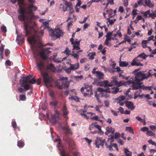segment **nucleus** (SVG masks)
I'll return each mask as SVG.
<instances>
[{
  "label": "nucleus",
  "instance_id": "8",
  "mask_svg": "<svg viewBox=\"0 0 156 156\" xmlns=\"http://www.w3.org/2000/svg\"><path fill=\"white\" fill-rule=\"evenodd\" d=\"M59 112L58 111H55L54 115H52L51 118H49L50 114H47V118L49 121L52 123H55L58 121L59 119Z\"/></svg>",
  "mask_w": 156,
  "mask_h": 156
},
{
  "label": "nucleus",
  "instance_id": "54",
  "mask_svg": "<svg viewBox=\"0 0 156 156\" xmlns=\"http://www.w3.org/2000/svg\"><path fill=\"white\" fill-rule=\"evenodd\" d=\"M148 142L152 145L156 146V143L155 142L153 141L152 140H148Z\"/></svg>",
  "mask_w": 156,
  "mask_h": 156
},
{
  "label": "nucleus",
  "instance_id": "27",
  "mask_svg": "<svg viewBox=\"0 0 156 156\" xmlns=\"http://www.w3.org/2000/svg\"><path fill=\"white\" fill-rule=\"evenodd\" d=\"M96 55L95 52L89 53L88 54V56L89 57V59L90 60H92L94 59V57Z\"/></svg>",
  "mask_w": 156,
  "mask_h": 156
},
{
  "label": "nucleus",
  "instance_id": "9",
  "mask_svg": "<svg viewBox=\"0 0 156 156\" xmlns=\"http://www.w3.org/2000/svg\"><path fill=\"white\" fill-rule=\"evenodd\" d=\"M70 41L71 42V44L73 45V51H74V50H78L80 49V40L74 41L73 39L72 38L70 39Z\"/></svg>",
  "mask_w": 156,
  "mask_h": 156
},
{
  "label": "nucleus",
  "instance_id": "26",
  "mask_svg": "<svg viewBox=\"0 0 156 156\" xmlns=\"http://www.w3.org/2000/svg\"><path fill=\"white\" fill-rule=\"evenodd\" d=\"M107 93H109V92L105 91L104 92L101 93V97H105L106 98H110V95Z\"/></svg>",
  "mask_w": 156,
  "mask_h": 156
},
{
  "label": "nucleus",
  "instance_id": "28",
  "mask_svg": "<svg viewBox=\"0 0 156 156\" xmlns=\"http://www.w3.org/2000/svg\"><path fill=\"white\" fill-rule=\"evenodd\" d=\"M109 4H110L111 5H113L114 4L113 0H109L108 1V2L107 3H103L102 5H104L105 6V9H107V7L109 5Z\"/></svg>",
  "mask_w": 156,
  "mask_h": 156
},
{
  "label": "nucleus",
  "instance_id": "24",
  "mask_svg": "<svg viewBox=\"0 0 156 156\" xmlns=\"http://www.w3.org/2000/svg\"><path fill=\"white\" fill-rule=\"evenodd\" d=\"M112 33L111 32H107V34L106 35V38H112V39L113 40H116V42H118V40L116 38H113L112 37Z\"/></svg>",
  "mask_w": 156,
  "mask_h": 156
},
{
  "label": "nucleus",
  "instance_id": "35",
  "mask_svg": "<svg viewBox=\"0 0 156 156\" xmlns=\"http://www.w3.org/2000/svg\"><path fill=\"white\" fill-rule=\"evenodd\" d=\"M71 51L69 50V48H66L65 51H63V52L65 54L68 56L69 55H70Z\"/></svg>",
  "mask_w": 156,
  "mask_h": 156
},
{
  "label": "nucleus",
  "instance_id": "53",
  "mask_svg": "<svg viewBox=\"0 0 156 156\" xmlns=\"http://www.w3.org/2000/svg\"><path fill=\"white\" fill-rule=\"evenodd\" d=\"M130 90L131 89L129 88V89L127 91L126 94V96L127 97V98L128 99H129L130 98V97L129 96V93L130 92Z\"/></svg>",
  "mask_w": 156,
  "mask_h": 156
},
{
  "label": "nucleus",
  "instance_id": "23",
  "mask_svg": "<svg viewBox=\"0 0 156 156\" xmlns=\"http://www.w3.org/2000/svg\"><path fill=\"white\" fill-rule=\"evenodd\" d=\"M95 76L99 79H103L104 78V74L100 71H99Z\"/></svg>",
  "mask_w": 156,
  "mask_h": 156
},
{
  "label": "nucleus",
  "instance_id": "40",
  "mask_svg": "<svg viewBox=\"0 0 156 156\" xmlns=\"http://www.w3.org/2000/svg\"><path fill=\"white\" fill-rule=\"evenodd\" d=\"M150 10H148L145 12H144L143 13L144 14V16L145 17L147 18L148 17H149V14H150Z\"/></svg>",
  "mask_w": 156,
  "mask_h": 156
},
{
  "label": "nucleus",
  "instance_id": "45",
  "mask_svg": "<svg viewBox=\"0 0 156 156\" xmlns=\"http://www.w3.org/2000/svg\"><path fill=\"white\" fill-rule=\"evenodd\" d=\"M20 100L21 101H25L26 99V96L24 94H21L20 95Z\"/></svg>",
  "mask_w": 156,
  "mask_h": 156
},
{
  "label": "nucleus",
  "instance_id": "58",
  "mask_svg": "<svg viewBox=\"0 0 156 156\" xmlns=\"http://www.w3.org/2000/svg\"><path fill=\"white\" fill-rule=\"evenodd\" d=\"M154 37L153 35L149 37L148 38L147 40L149 42L151 40H152L153 41H155V40L154 39Z\"/></svg>",
  "mask_w": 156,
  "mask_h": 156
},
{
  "label": "nucleus",
  "instance_id": "25",
  "mask_svg": "<svg viewBox=\"0 0 156 156\" xmlns=\"http://www.w3.org/2000/svg\"><path fill=\"white\" fill-rule=\"evenodd\" d=\"M111 39L112 38H106L105 41L104 42L105 44L109 46H111L112 44L110 43Z\"/></svg>",
  "mask_w": 156,
  "mask_h": 156
},
{
  "label": "nucleus",
  "instance_id": "52",
  "mask_svg": "<svg viewBox=\"0 0 156 156\" xmlns=\"http://www.w3.org/2000/svg\"><path fill=\"white\" fill-rule=\"evenodd\" d=\"M142 19V17L141 15H138L137 16L136 18V20H135V21H138L139 20H141Z\"/></svg>",
  "mask_w": 156,
  "mask_h": 156
},
{
  "label": "nucleus",
  "instance_id": "33",
  "mask_svg": "<svg viewBox=\"0 0 156 156\" xmlns=\"http://www.w3.org/2000/svg\"><path fill=\"white\" fill-rule=\"evenodd\" d=\"M124 151L126 154V156H132V153L127 148H125Z\"/></svg>",
  "mask_w": 156,
  "mask_h": 156
},
{
  "label": "nucleus",
  "instance_id": "1",
  "mask_svg": "<svg viewBox=\"0 0 156 156\" xmlns=\"http://www.w3.org/2000/svg\"><path fill=\"white\" fill-rule=\"evenodd\" d=\"M20 7L19 12L20 14L18 18L19 20L22 21L25 20L24 23V29L26 32V35H32L33 36L37 34V32L34 28L37 26V24L32 21L34 16L32 10L35 11L37 7L34 5V3H30V5L27 6L23 3V0H18Z\"/></svg>",
  "mask_w": 156,
  "mask_h": 156
},
{
  "label": "nucleus",
  "instance_id": "61",
  "mask_svg": "<svg viewBox=\"0 0 156 156\" xmlns=\"http://www.w3.org/2000/svg\"><path fill=\"white\" fill-rule=\"evenodd\" d=\"M97 68H94L92 70V73L95 76L99 72V71H97Z\"/></svg>",
  "mask_w": 156,
  "mask_h": 156
},
{
  "label": "nucleus",
  "instance_id": "16",
  "mask_svg": "<svg viewBox=\"0 0 156 156\" xmlns=\"http://www.w3.org/2000/svg\"><path fill=\"white\" fill-rule=\"evenodd\" d=\"M99 85L101 86L104 87H109L111 85L107 80H104L103 81L100 82Z\"/></svg>",
  "mask_w": 156,
  "mask_h": 156
},
{
  "label": "nucleus",
  "instance_id": "17",
  "mask_svg": "<svg viewBox=\"0 0 156 156\" xmlns=\"http://www.w3.org/2000/svg\"><path fill=\"white\" fill-rule=\"evenodd\" d=\"M119 66L121 67H124L130 66L129 63L125 61H122L121 60L119 62Z\"/></svg>",
  "mask_w": 156,
  "mask_h": 156
},
{
  "label": "nucleus",
  "instance_id": "11",
  "mask_svg": "<svg viewBox=\"0 0 156 156\" xmlns=\"http://www.w3.org/2000/svg\"><path fill=\"white\" fill-rule=\"evenodd\" d=\"M63 34V32L59 28H58L51 32V35L52 37H56L59 38L62 36Z\"/></svg>",
  "mask_w": 156,
  "mask_h": 156
},
{
  "label": "nucleus",
  "instance_id": "47",
  "mask_svg": "<svg viewBox=\"0 0 156 156\" xmlns=\"http://www.w3.org/2000/svg\"><path fill=\"white\" fill-rule=\"evenodd\" d=\"M59 8L60 9H62L63 11L65 12L67 11V7H66L65 8L64 5L62 4H61L60 5Z\"/></svg>",
  "mask_w": 156,
  "mask_h": 156
},
{
  "label": "nucleus",
  "instance_id": "60",
  "mask_svg": "<svg viewBox=\"0 0 156 156\" xmlns=\"http://www.w3.org/2000/svg\"><path fill=\"white\" fill-rule=\"evenodd\" d=\"M1 29L3 32L5 33L7 31L6 27L4 26H2L1 27Z\"/></svg>",
  "mask_w": 156,
  "mask_h": 156
},
{
  "label": "nucleus",
  "instance_id": "64",
  "mask_svg": "<svg viewBox=\"0 0 156 156\" xmlns=\"http://www.w3.org/2000/svg\"><path fill=\"white\" fill-rule=\"evenodd\" d=\"M60 153L61 156H66V152L64 150H62L60 151Z\"/></svg>",
  "mask_w": 156,
  "mask_h": 156
},
{
  "label": "nucleus",
  "instance_id": "3",
  "mask_svg": "<svg viewBox=\"0 0 156 156\" xmlns=\"http://www.w3.org/2000/svg\"><path fill=\"white\" fill-rule=\"evenodd\" d=\"M36 64L38 69L40 70V74L43 78V81L46 86L47 87L52 86L51 83L53 81V79L52 77H50L49 76L47 72L44 71L46 69L44 63L41 61L37 62Z\"/></svg>",
  "mask_w": 156,
  "mask_h": 156
},
{
  "label": "nucleus",
  "instance_id": "2",
  "mask_svg": "<svg viewBox=\"0 0 156 156\" xmlns=\"http://www.w3.org/2000/svg\"><path fill=\"white\" fill-rule=\"evenodd\" d=\"M36 36L37 34L28 38V41L31 45L34 56L36 57L39 55L42 59H46L48 57V54L50 53L51 51L48 48H43L42 46L43 45L41 42L40 38L39 37H36Z\"/></svg>",
  "mask_w": 156,
  "mask_h": 156
},
{
  "label": "nucleus",
  "instance_id": "48",
  "mask_svg": "<svg viewBox=\"0 0 156 156\" xmlns=\"http://www.w3.org/2000/svg\"><path fill=\"white\" fill-rule=\"evenodd\" d=\"M21 34L18 35L16 39V40L17 41L21 42L23 41V37L21 38L20 39V37H21Z\"/></svg>",
  "mask_w": 156,
  "mask_h": 156
},
{
  "label": "nucleus",
  "instance_id": "4",
  "mask_svg": "<svg viewBox=\"0 0 156 156\" xmlns=\"http://www.w3.org/2000/svg\"><path fill=\"white\" fill-rule=\"evenodd\" d=\"M112 79L113 80L112 81V84L117 85L119 87L124 85H126L132 84V89L134 90L140 89L141 88V85L143 83L142 82H138L136 80H134L133 79H132V80H129L126 82L122 81L118 82L116 80V78L115 77H113Z\"/></svg>",
  "mask_w": 156,
  "mask_h": 156
},
{
  "label": "nucleus",
  "instance_id": "57",
  "mask_svg": "<svg viewBox=\"0 0 156 156\" xmlns=\"http://www.w3.org/2000/svg\"><path fill=\"white\" fill-rule=\"evenodd\" d=\"M84 139L86 141H87L88 144L90 145L91 143L92 142L91 140L88 139L86 137L84 138Z\"/></svg>",
  "mask_w": 156,
  "mask_h": 156
},
{
  "label": "nucleus",
  "instance_id": "30",
  "mask_svg": "<svg viewBox=\"0 0 156 156\" xmlns=\"http://www.w3.org/2000/svg\"><path fill=\"white\" fill-rule=\"evenodd\" d=\"M152 87L151 86H145L144 85L141 86V88L144 90H151Z\"/></svg>",
  "mask_w": 156,
  "mask_h": 156
},
{
  "label": "nucleus",
  "instance_id": "20",
  "mask_svg": "<svg viewBox=\"0 0 156 156\" xmlns=\"http://www.w3.org/2000/svg\"><path fill=\"white\" fill-rule=\"evenodd\" d=\"M62 111L63 112V115L66 116V118L68 119V117L66 116L69 114V112L67 110V108L65 105L63 106Z\"/></svg>",
  "mask_w": 156,
  "mask_h": 156
},
{
  "label": "nucleus",
  "instance_id": "10",
  "mask_svg": "<svg viewBox=\"0 0 156 156\" xmlns=\"http://www.w3.org/2000/svg\"><path fill=\"white\" fill-rule=\"evenodd\" d=\"M139 55L135 58L134 59L131 63L132 66L136 65L137 66H143V64L140 62L143 61L142 58H141Z\"/></svg>",
  "mask_w": 156,
  "mask_h": 156
},
{
  "label": "nucleus",
  "instance_id": "46",
  "mask_svg": "<svg viewBox=\"0 0 156 156\" xmlns=\"http://www.w3.org/2000/svg\"><path fill=\"white\" fill-rule=\"evenodd\" d=\"M66 71V73L69 74L72 70L71 68L70 67L69 68H66L64 69Z\"/></svg>",
  "mask_w": 156,
  "mask_h": 156
},
{
  "label": "nucleus",
  "instance_id": "59",
  "mask_svg": "<svg viewBox=\"0 0 156 156\" xmlns=\"http://www.w3.org/2000/svg\"><path fill=\"white\" fill-rule=\"evenodd\" d=\"M118 110L121 114H123L124 113V109L120 107L118 108Z\"/></svg>",
  "mask_w": 156,
  "mask_h": 156
},
{
  "label": "nucleus",
  "instance_id": "14",
  "mask_svg": "<svg viewBox=\"0 0 156 156\" xmlns=\"http://www.w3.org/2000/svg\"><path fill=\"white\" fill-rule=\"evenodd\" d=\"M103 141L100 137H97L96 140H95V145L97 147H99V146L102 145Z\"/></svg>",
  "mask_w": 156,
  "mask_h": 156
},
{
  "label": "nucleus",
  "instance_id": "6",
  "mask_svg": "<svg viewBox=\"0 0 156 156\" xmlns=\"http://www.w3.org/2000/svg\"><path fill=\"white\" fill-rule=\"evenodd\" d=\"M97 90L99 92H101V94L102 92L106 91L109 92V93L116 94L118 92H120L121 91H119V88L118 87H114L111 88L109 87L105 89L101 87H98L97 89Z\"/></svg>",
  "mask_w": 156,
  "mask_h": 156
},
{
  "label": "nucleus",
  "instance_id": "15",
  "mask_svg": "<svg viewBox=\"0 0 156 156\" xmlns=\"http://www.w3.org/2000/svg\"><path fill=\"white\" fill-rule=\"evenodd\" d=\"M47 69L48 70H50L53 72H55L56 71V68L52 64H50L48 65L47 67Z\"/></svg>",
  "mask_w": 156,
  "mask_h": 156
},
{
  "label": "nucleus",
  "instance_id": "49",
  "mask_svg": "<svg viewBox=\"0 0 156 156\" xmlns=\"http://www.w3.org/2000/svg\"><path fill=\"white\" fill-rule=\"evenodd\" d=\"M74 78L76 80H79L83 78V76L82 75L80 76H76L74 77Z\"/></svg>",
  "mask_w": 156,
  "mask_h": 156
},
{
  "label": "nucleus",
  "instance_id": "63",
  "mask_svg": "<svg viewBox=\"0 0 156 156\" xmlns=\"http://www.w3.org/2000/svg\"><path fill=\"white\" fill-rule=\"evenodd\" d=\"M104 104L106 107H108L109 106V101H108L105 100L104 101Z\"/></svg>",
  "mask_w": 156,
  "mask_h": 156
},
{
  "label": "nucleus",
  "instance_id": "41",
  "mask_svg": "<svg viewBox=\"0 0 156 156\" xmlns=\"http://www.w3.org/2000/svg\"><path fill=\"white\" fill-rule=\"evenodd\" d=\"M67 7L69 8V9H73V5L71 3L66 2V4Z\"/></svg>",
  "mask_w": 156,
  "mask_h": 156
},
{
  "label": "nucleus",
  "instance_id": "7",
  "mask_svg": "<svg viewBox=\"0 0 156 156\" xmlns=\"http://www.w3.org/2000/svg\"><path fill=\"white\" fill-rule=\"evenodd\" d=\"M68 79V78L67 77H63L61 79V80L58 82L57 85L59 89H62L63 86L66 88L69 87V83L67 81Z\"/></svg>",
  "mask_w": 156,
  "mask_h": 156
},
{
  "label": "nucleus",
  "instance_id": "34",
  "mask_svg": "<svg viewBox=\"0 0 156 156\" xmlns=\"http://www.w3.org/2000/svg\"><path fill=\"white\" fill-rule=\"evenodd\" d=\"M24 145V143L21 140H19L18 141L17 146L21 148L23 147Z\"/></svg>",
  "mask_w": 156,
  "mask_h": 156
},
{
  "label": "nucleus",
  "instance_id": "19",
  "mask_svg": "<svg viewBox=\"0 0 156 156\" xmlns=\"http://www.w3.org/2000/svg\"><path fill=\"white\" fill-rule=\"evenodd\" d=\"M107 131L105 132L106 134L111 133L112 134H113L115 132V130L113 129H112L111 127H108L106 128Z\"/></svg>",
  "mask_w": 156,
  "mask_h": 156
},
{
  "label": "nucleus",
  "instance_id": "21",
  "mask_svg": "<svg viewBox=\"0 0 156 156\" xmlns=\"http://www.w3.org/2000/svg\"><path fill=\"white\" fill-rule=\"evenodd\" d=\"M97 123V122L92 123L91 124L90 126V127L89 128V129L90 130H91V129H90V127L91 126H94L99 131V132H101V126H100L96 124Z\"/></svg>",
  "mask_w": 156,
  "mask_h": 156
},
{
  "label": "nucleus",
  "instance_id": "22",
  "mask_svg": "<svg viewBox=\"0 0 156 156\" xmlns=\"http://www.w3.org/2000/svg\"><path fill=\"white\" fill-rule=\"evenodd\" d=\"M146 4L150 8H152L154 7V3L152 2L151 0H146L145 2Z\"/></svg>",
  "mask_w": 156,
  "mask_h": 156
},
{
  "label": "nucleus",
  "instance_id": "56",
  "mask_svg": "<svg viewBox=\"0 0 156 156\" xmlns=\"http://www.w3.org/2000/svg\"><path fill=\"white\" fill-rule=\"evenodd\" d=\"M124 11V8L122 6H120L119 7L118 9V11L122 13Z\"/></svg>",
  "mask_w": 156,
  "mask_h": 156
},
{
  "label": "nucleus",
  "instance_id": "38",
  "mask_svg": "<svg viewBox=\"0 0 156 156\" xmlns=\"http://www.w3.org/2000/svg\"><path fill=\"white\" fill-rule=\"evenodd\" d=\"M138 10L137 9H133L132 12V15L133 16V18L134 19V17H135L137 15L138 13Z\"/></svg>",
  "mask_w": 156,
  "mask_h": 156
},
{
  "label": "nucleus",
  "instance_id": "37",
  "mask_svg": "<svg viewBox=\"0 0 156 156\" xmlns=\"http://www.w3.org/2000/svg\"><path fill=\"white\" fill-rule=\"evenodd\" d=\"M141 58H142V60H143L146 59V58L148 56V55H146L144 53H143L139 55Z\"/></svg>",
  "mask_w": 156,
  "mask_h": 156
},
{
  "label": "nucleus",
  "instance_id": "36",
  "mask_svg": "<svg viewBox=\"0 0 156 156\" xmlns=\"http://www.w3.org/2000/svg\"><path fill=\"white\" fill-rule=\"evenodd\" d=\"M70 55L73 57L75 58L78 59L79 58V55L77 53H74V51H72V53Z\"/></svg>",
  "mask_w": 156,
  "mask_h": 156
},
{
  "label": "nucleus",
  "instance_id": "12",
  "mask_svg": "<svg viewBox=\"0 0 156 156\" xmlns=\"http://www.w3.org/2000/svg\"><path fill=\"white\" fill-rule=\"evenodd\" d=\"M132 79L134 80H136L138 82H141V81L144 80L142 72H140L138 73L136 76L134 77H133Z\"/></svg>",
  "mask_w": 156,
  "mask_h": 156
},
{
  "label": "nucleus",
  "instance_id": "51",
  "mask_svg": "<svg viewBox=\"0 0 156 156\" xmlns=\"http://www.w3.org/2000/svg\"><path fill=\"white\" fill-rule=\"evenodd\" d=\"M150 128L154 131H156V126L154 125H151L149 126Z\"/></svg>",
  "mask_w": 156,
  "mask_h": 156
},
{
  "label": "nucleus",
  "instance_id": "5",
  "mask_svg": "<svg viewBox=\"0 0 156 156\" xmlns=\"http://www.w3.org/2000/svg\"><path fill=\"white\" fill-rule=\"evenodd\" d=\"M31 75L27 76L23 78L22 82H21V81H20L21 86L23 87L26 90L30 88V85L27 83L33 84L36 82V80L34 79L33 78L31 79Z\"/></svg>",
  "mask_w": 156,
  "mask_h": 156
},
{
  "label": "nucleus",
  "instance_id": "31",
  "mask_svg": "<svg viewBox=\"0 0 156 156\" xmlns=\"http://www.w3.org/2000/svg\"><path fill=\"white\" fill-rule=\"evenodd\" d=\"M151 75V74L150 72H148L146 73H142L143 79L144 80L147 79Z\"/></svg>",
  "mask_w": 156,
  "mask_h": 156
},
{
  "label": "nucleus",
  "instance_id": "29",
  "mask_svg": "<svg viewBox=\"0 0 156 156\" xmlns=\"http://www.w3.org/2000/svg\"><path fill=\"white\" fill-rule=\"evenodd\" d=\"M107 23L108 24L111 25L114 23V22L116 21V19H111L110 18H108L107 19Z\"/></svg>",
  "mask_w": 156,
  "mask_h": 156
},
{
  "label": "nucleus",
  "instance_id": "32",
  "mask_svg": "<svg viewBox=\"0 0 156 156\" xmlns=\"http://www.w3.org/2000/svg\"><path fill=\"white\" fill-rule=\"evenodd\" d=\"M126 97L125 96H120L117 98V100L120 102L124 101L126 99Z\"/></svg>",
  "mask_w": 156,
  "mask_h": 156
},
{
  "label": "nucleus",
  "instance_id": "62",
  "mask_svg": "<svg viewBox=\"0 0 156 156\" xmlns=\"http://www.w3.org/2000/svg\"><path fill=\"white\" fill-rule=\"evenodd\" d=\"M148 128L146 127H144L141 129V130L143 132H146L148 130Z\"/></svg>",
  "mask_w": 156,
  "mask_h": 156
},
{
  "label": "nucleus",
  "instance_id": "43",
  "mask_svg": "<svg viewBox=\"0 0 156 156\" xmlns=\"http://www.w3.org/2000/svg\"><path fill=\"white\" fill-rule=\"evenodd\" d=\"M66 58V57H65L64 58L62 59H57L56 58L54 59H53L54 61V62H56V63H59L61 62L63 60H65Z\"/></svg>",
  "mask_w": 156,
  "mask_h": 156
},
{
  "label": "nucleus",
  "instance_id": "13",
  "mask_svg": "<svg viewBox=\"0 0 156 156\" xmlns=\"http://www.w3.org/2000/svg\"><path fill=\"white\" fill-rule=\"evenodd\" d=\"M126 106L129 109L131 110L134 109L135 108V106H134L133 103L131 101H127L125 103Z\"/></svg>",
  "mask_w": 156,
  "mask_h": 156
},
{
  "label": "nucleus",
  "instance_id": "18",
  "mask_svg": "<svg viewBox=\"0 0 156 156\" xmlns=\"http://www.w3.org/2000/svg\"><path fill=\"white\" fill-rule=\"evenodd\" d=\"M70 67L71 68L72 70H75L78 69L79 67V64L77 63L75 64H69Z\"/></svg>",
  "mask_w": 156,
  "mask_h": 156
},
{
  "label": "nucleus",
  "instance_id": "42",
  "mask_svg": "<svg viewBox=\"0 0 156 156\" xmlns=\"http://www.w3.org/2000/svg\"><path fill=\"white\" fill-rule=\"evenodd\" d=\"M146 134L149 136H153L154 137L155 136L154 133L150 130H148L146 133Z\"/></svg>",
  "mask_w": 156,
  "mask_h": 156
},
{
  "label": "nucleus",
  "instance_id": "44",
  "mask_svg": "<svg viewBox=\"0 0 156 156\" xmlns=\"http://www.w3.org/2000/svg\"><path fill=\"white\" fill-rule=\"evenodd\" d=\"M126 130H128L129 132L132 133L133 134L134 133L133 129L130 127H126Z\"/></svg>",
  "mask_w": 156,
  "mask_h": 156
},
{
  "label": "nucleus",
  "instance_id": "39",
  "mask_svg": "<svg viewBox=\"0 0 156 156\" xmlns=\"http://www.w3.org/2000/svg\"><path fill=\"white\" fill-rule=\"evenodd\" d=\"M64 129L68 133L72 134V133L71 132V130L69 128L68 126H66L64 128Z\"/></svg>",
  "mask_w": 156,
  "mask_h": 156
},
{
  "label": "nucleus",
  "instance_id": "55",
  "mask_svg": "<svg viewBox=\"0 0 156 156\" xmlns=\"http://www.w3.org/2000/svg\"><path fill=\"white\" fill-rule=\"evenodd\" d=\"M43 25L44 26V29H45L46 28H48L49 26L48 22L47 21H45L43 24Z\"/></svg>",
  "mask_w": 156,
  "mask_h": 156
},
{
  "label": "nucleus",
  "instance_id": "50",
  "mask_svg": "<svg viewBox=\"0 0 156 156\" xmlns=\"http://www.w3.org/2000/svg\"><path fill=\"white\" fill-rule=\"evenodd\" d=\"M86 91L89 95H90L91 94H93V92L92 91L91 88L90 87H89V89H87L86 90Z\"/></svg>",
  "mask_w": 156,
  "mask_h": 156
}]
</instances>
